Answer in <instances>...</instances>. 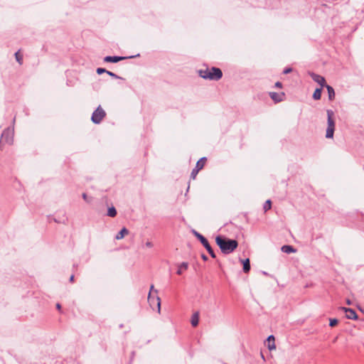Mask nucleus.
I'll return each instance as SVG.
<instances>
[{
    "label": "nucleus",
    "instance_id": "obj_11",
    "mask_svg": "<svg viewBox=\"0 0 364 364\" xmlns=\"http://www.w3.org/2000/svg\"><path fill=\"white\" fill-rule=\"evenodd\" d=\"M126 57H119V56H106L104 58V61L106 63H117L120 60L126 59Z\"/></svg>",
    "mask_w": 364,
    "mask_h": 364
},
{
    "label": "nucleus",
    "instance_id": "obj_13",
    "mask_svg": "<svg viewBox=\"0 0 364 364\" xmlns=\"http://www.w3.org/2000/svg\"><path fill=\"white\" fill-rule=\"evenodd\" d=\"M267 347L269 348V350H274L276 348V346H275V343H274V336L271 335L269 336L267 339Z\"/></svg>",
    "mask_w": 364,
    "mask_h": 364
},
{
    "label": "nucleus",
    "instance_id": "obj_8",
    "mask_svg": "<svg viewBox=\"0 0 364 364\" xmlns=\"http://www.w3.org/2000/svg\"><path fill=\"white\" fill-rule=\"evenodd\" d=\"M310 76L311 77L314 81H315L316 82L321 85V88L323 87H326V80L323 76L314 73H311Z\"/></svg>",
    "mask_w": 364,
    "mask_h": 364
},
{
    "label": "nucleus",
    "instance_id": "obj_18",
    "mask_svg": "<svg viewBox=\"0 0 364 364\" xmlns=\"http://www.w3.org/2000/svg\"><path fill=\"white\" fill-rule=\"evenodd\" d=\"M322 88H316L313 94V98L316 100H318L321 97Z\"/></svg>",
    "mask_w": 364,
    "mask_h": 364
},
{
    "label": "nucleus",
    "instance_id": "obj_15",
    "mask_svg": "<svg viewBox=\"0 0 364 364\" xmlns=\"http://www.w3.org/2000/svg\"><path fill=\"white\" fill-rule=\"evenodd\" d=\"M188 267V262H182L178 265V270L176 273L179 275L182 274L183 271H186Z\"/></svg>",
    "mask_w": 364,
    "mask_h": 364
},
{
    "label": "nucleus",
    "instance_id": "obj_24",
    "mask_svg": "<svg viewBox=\"0 0 364 364\" xmlns=\"http://www.w3.org/2000/svg\"><path fill=\"white\" fill-rule=\"evenodd\" d=\"M106 71H107V70H105V68H98L97 69V74L100 75L102 73H106Z\"/></svg>",
    "mask_w": 364,
    "mask_h": 364
},
{
    "label": "nucleus",
    "instance_id": "obj_6",
    "mask_svg": "<svg viewBox=\"0 0 364 364\" xmlns=\"http://www.w3.org/2000/svg\"><path fill=\"white\" fill-rule=\"evenodd\" d=\"M206 161H207L206 158L203 157L197 161L196 167L192 170V172L191 173V178L192 179L196 178L198 171L204 167Z\"/></svg>",
    "mask_w": 364,
    "mask_h": 364
},
{
    "label": "nucleus",
    "instance_id": "obj_27",
    "mask_svg": "<svg viewBox=\"0 0 364 364\" xmlns=\"http://www.w3.org/2000/svg\"><path fill=\"white\" fill-rule=\"evenodd\" d=\"M154 285H153V284H152V285H151L149 292H151V294L152 293H154H154L157 295V294H158V291H157V290H154Z\"/></svg>",
    "mask_w": 364,
    "mask_h": 364
},
{
    "label": "nucleus",
    "instance_id": "obj_14",
    "mask_svg": "<svg viewBox=\"0 0 364 364\" xmlns=\"http://www.w3.org/2000/svg\"><path fill=\"white\" fill-rule=\"evenodd\" d=\"M129 234V230L126 228H123L116 235L115 239L116 240H121L122 239L125 235Z\"/></svg>",
    "mask_w": 364,
    "mask_h": 364
},
{
    "label": "nucleus",
    "instance_id": "obj_23",
    "mask_svg": "<svg viewBox=\"0 0 364 364\" xmlns=\"http://www.w3.org/2000/svg\"><path fill=\"white\" fill-rule=\"evenodd\" d=\"M338 323V319L336 318H331L330 319V323H329V326L331 327H334L335 326H336Z\"/></svg>",
    "mask_w": 364,
    "mask_h": 364
},
{
    "label": "nucleus",
    "instance_id": "obj_5",
    "mask_svg": "<svg viewBox=\"0 0 364 364\" xmlns=\"http://www.w3.org/2000/svg\"><path fill=\"white\" fill-rule=\"evenodd\" d=\"M193 232L194 235L200 241L202 245L207 250V251L208 252L210 255L213 258H215V257H216L215 254L213 250L212 249L211 246L210 245L208 240L205 237H203L201 234L198 232L197 231L193 230Z\"/></svg>",
    "mask_w": 364,
    "mask_h": 364
},
{
    "label": "nucleus",
    "instance_id": "obj_22",
    "mask_svg": "<svg viewBox=\"0 0 364 364\" xmlns=\"http://www.w3.org/2000/svg\"><path fill=\"white\" fill-rule=\"evenodd\" d=\"M271 207H272V202L270 200H267L264 204L263 209H264V212H266L268 210H269L271 208Z\"/></svg>",
    "mask_w": 364,
    "mask_h": 364
},
{
    "label": "nucleus",
    "instance_id": "obj_4",
    "mask_svg": "<svg viewBox=\"0 0 364 364\" xmlns=\"http://www.w3.org/2000/svg\"><path fill=\"white\" fill-rule=\"evenodd\" d=\"M105 116V111L102 108L101 106H98V107L93 112L91 117V120L94 124H98L103 120Z\"/></svg>",
    "mask_w": 364,
    "mask_h": 364
},
{
    "label": "nucleus",
    "instance_id": "obj_2",
    "mask_svg": "<svg viewBox=\"0 0 364 364\" xmlns=\"http://www.w3.org/2000/svg\"><path fill=\"white\" fill-rule=\"evenodd\" d=\"M198 74L201 77L210 80H219L223 76L221 70L215 67L200 69Z\"/></svg>",
    "mask_w": 364,
    "mask_h": 364
},
{
    "label": "nucleus",
    "instance_id": "obj_1",
    "mask_svg": "<svg viewBox=\"0 0 364 364\" xmlns=\"http://www.w3.org/2000/svg\"><path fill=\"white\" fill-rule=\"evenodd\" d=\"M215 242L221 252L225 255L232 253L238 246L237 240L220 235L216 237Z\"/></svg>",
    "mask_w": 364,
    "mask_h": 364
},
{
    "label": "nucleus",
    "instance_id": "obj_9",
    "mask_svg": "<svg viewBox=\"0 0 364 364\" xmlns=\"http://www.w3.org/2000/svg\"><path fill=\"white\" fill-rule=\"evenodd\" d=\"M269 96L272 98V100L275 102H280L284 100L285 95L284 92L277 93L274 92H269Z\"/></svg>",
    "mask_w": 364,
    "mask_h": 364
},
{
    "label": "nucleus",
    "instance_id": "obj_12",
    "mask_svg": "<svg viewBox=\"0 0 364 364\" xmlns=\"http://www.w3.org/2000/svg\"><path fill=\"white\" fill-rule=\"evenodd\" d=\"M191 323L193 327H196L198 325V323H199V312L198 311L195 312L192 315Z\"/></svg>",
    "mask_w": 364,
    "mask_h": 364
},
{
    "label": "nucleus",
    "instance_id": "obj_21",
    "mask_svg": "<svg viewBox=\"0 0 364 364\" xmlns=\"http://www.w3.org/2000/svg\"><path fill=\"white\" fill-rule=\"evenodd\" d=\"M15 57H16V61H17L20 65H22V64H23V55H22V54H21L20 50H18V51L15 53Z\"/></svg>",
    "mask_w": 364,
    "mask_h": 364
},
{
    "label": "nucleus",
    "instance_id": "obj_16",
    "mask_svg": "<svg viewBox=\"0 0 364 364\" xmlns=\"http://www.w3.org/2000/svg\"><path fill=\"white\" fill-rule=\"evenodd\" d=\"M282 251L283 252L289 254V253L295 252L296 250L291 245H283L282 247Z\"/></svg>",
    "mask_w": 364,
    "mask_h": 364
},
{
    "label": "nucleus",
    "instance_id": "obj_31",
    "mask_svg": "<svg viewBox=\"0 0 364 364\" xmlns=\"http://www.w3.org/2000/svg\"><path fill=\"white\" fill-rule=\"evenodd\" d=\"M202 259L204 260V261H206L208 260V257L205 255H202Z\"/></svg>",
    "mask_w": 364,
    "mask_h": 364
},
{
    "label": "nucleus",
    "instance_id": "obj_20",
    "mask_svg": "<svg viewBox=\"0 0 364 364\" xmlns=\"http://www.w3.org/2000/svg\"><path fill=\"white\" fill-rule=\"evenodd\" d=\"M107 215L112 218H114L117 215V210L114 207H111L108 208Z\"/></svg>",
    "mask_w": 364,
    "mask_h": 364
},
{
    "label": "nucleus",
    "instance_id": "obj_33",
    "mask_svg": "<svg viewBox=\"0 0 364 364\" xmlns=\"http://www.w3.org/2000/svg\"><path fill=\"white\" fill-rule=\"evenodd\" d=\"M56 307H57V309H59V310H60V308H61V306H60V304H57Z\"/></svg>",
    "mask_w": 364,
    "mask_h": 364
},
{
    "label": "nucleus",
    "instance_id": "obj_10",
    "mask_svg": "<svg viewBox=\"0 0 364 364\" xmlns=\"http://www.w3.org/2000/svg\"><path fill=\"white\" fill-rule=\"evenodd\" d=\"M342 310H343L346 312V317L348 318L353 319V320H356L358 318L357 314L353 309H349V308H346V307H342Z\"/></svg>",
    "mask_w": 364,
    "mask_h": 364
},
{
    "label": "nucleus",
    "instance_id": "obj_29",
    "mask_svg": "<svg viewBox=\"0 0 364 364\" xmlns=\"http://www.w3.org/2000/svg\"><path fill=\"white\" fill-rule=\"evenodd\" d=\"M274 86H275V87H277V88H282V82H277L275 83V85H274Z\"/></svg>",
    "mask_w": 364,
    "mask_h": 364
},
{
    "label": "nucleus",
    "instance_id": "obj_25",
    "mask_svg": "<svg viewBox=\"0 0 364 364\" xmlns=\"http://www.w3.org/2000/svg\"><path fill=\"white\" fill-rule=\"evenodd\" d=\"M106 73H107L109 76H111V77H112L114 78H118L119 77L116 74H114V73H112L110 71L107 70V71H106Z\"/></svg>",
    "mask_w": 364,
    "mask_h": 364
},
{
    "label": "nucleus",
    "instance_id": "obj_32",
    "mask_svg": "<svg viewBox=\"0 0 364 364\" xmlns=\"http://www.w3.org/2000/svg\"><path fill=\"white\" fill-rule=\"evenodd\" d=\"M74 281V275H71L70 278V282H73Z\"/></svg>",
    "mask_w": 364,
    "mask_h": 364
},
{
    "label": "nucleus",
    "instance_id": "obj_30",
    "mask_svg": "<svg viewBox=\"0 0 364 364\" xmlns=\"http://www.w3.org/2000/svg\"><path fill=\"white\" fill-rule=\"evenodd\" d=\"M145 245L147 247H153V244L151 242H149V241H147L145 244Z\"/></svg>",
    "mask_w": 364,
    "mask_h": 364
},
{
    "label": "nucleus",
    "instance_id": "obj_28",
    "mask_svg": "<svg viewBox=\"0 0 364 364\" xmlns=\"http://www.w3.org/2000/svg\"><path fill=\"white\" fill-rule=\"evenodd\" d=\"M82 198L85 201L90 202V200H88L87 195L86 193H82Z\"/></svg>",
    "mask_w": 364,
    "mask_h": 364
},
{
    "label": "nucleus",
    "instance_id": "obj_19",
    "mask_svg": "<svg viewBox=\"0 0 364 364\" xmlns=\"http://www.w3.org/2000/svg\"><path fill=\"white\" fill-rule=\"evenodd\" d=\"M243 263V271L247 273L250 269V259H246L245 260H242Z\"/></svg>",
    "mask_w": 364,
    "mask_h": 364
},
{
    "label": "nucleus",
    "instance_id": "obj_17",
    "mask_svg": "<svg viewBox=\"0 0 364 364\" xmlns=\"http://www.w3.org/2000/svg\"><path fill=\"white\" fill-rule=\"evenodd\" d=\"M326 87L327 89V91H328V99L330 100H333L335 97V92H334V90L333 88L330 86V85H326Z\"/></svg>",
    "mask_w": 364,
    "mask_h": 364
},
{
    "label": "nucleus",
    "instance_id": "obj_3",
    "mask_svg": "<svg viewBox=\"0 0 364 364\" xmlns=\"http://www.w3.org/2000/svg\"><path fill=\"white\" fill-rule=\"evenodd\" d=\"M334 113L332 110H327L328 127L326 129V137L333 138L335 130V122L333 119Z\"/></svg>",
    "mask_w": 364,
    "mask_h": 364
},
{
    "label": "nucleus",
    "instance_id": "obj_7",
    "mask_svg": "<svg viewBox=\"0 0 364 364\" xmlns=\"http://www.w3.org/2000/svg\"><path fill=\"white\" fill-rule=\"evenodd\" d=\"M148 302L149 303L150 306L154 309L155 307L158 308L159 312L161 309V299L158 295L156 296H151V292L149 293L148 296Z\"/></svg>",
    "mask_w": 364,
    "mask_h": 364
},
{
    "label": "nucleus",
    "instance_id": "obj_34",
    "mask_svg": "<svg viewBox=\"0 0 364 364\" xmlns=\"http://www.w3.org/2000/svg\"><path fill=\"white\" fill-rule=\"evenodd\" d=\"M346 303H347L348 305H350V304H351V301H350L349 299H348V300L346 301Z\"/></svg>",
    "mask_w": 364,
    "mask_h": 364
},
{
    "label": "nucleus",
    "instance_id": "obj_26",
    "mask_svg": "<svg viewBox=\"0 0 364 364\" xmlns=\"http://www.w3.org/2000/svg\"><path fill=\"white\" fill-rule=\"evenodd\" d=\"M292 71L291 68H287L284 70L283 71V73L284 74H288V73H290Z\"/></svg>",
    "mask_w": 364,
    "mask_h": 364
}]
</instances>
